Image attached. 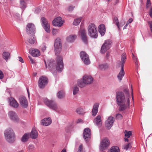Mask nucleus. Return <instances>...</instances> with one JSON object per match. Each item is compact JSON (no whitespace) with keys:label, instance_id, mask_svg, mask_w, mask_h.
I'll return each instance as SVG.
<instances>
[{"label":"nucleus","instance_id":"f257e3e1","mask_svg":"<svg viewBox=\"0 0 152 152\" xmlns=\"http://www.w3.org/2000/svg\"><path fill=\"white\" fill-rule=\"evenodd\" d=\"M61 40L59 38H57L54 43V50L55 54L57 57L56 58V64L53 61L50 60L48 65L50 70L52 71L53 69H56L58 72H61L64 68V64L62 57L58 56L61 49Z\"/></svg>","mask_w":152,"mask_h":152},{"label":"nucleus","instance_id":"f03ea898","mask_svg":"<svg viewBox=\"0 0 152 152\" xmlns=\"http://www.w3.org/2000/svg\"><path fill=\"white\" fill-rule=\"evenodd\" d=\"M116 99L117 104L119 106V111H122L129 107L130 101L129 95L125 98L123 92H119L116 94Z\"/></svg>","mask_w":152,"mask_h":152},{"label":"nucleus","instance_id":"7ed1b4c3","mask_svg":"<svg viewBox=\"0 0 152 152\" xmlns=\"http://www.w3.org/2000/svg\"><path fill=\"white\" fill-rule=\"evenodd\" d=\"M6 140L10 143H13L15 141V133L13 130L10 128L6 129L4 132Z\"/></svg>","mask_w":152,"mask_h":152},{"label":"nucleus","instance_id":"20e7f679","mask_svg":"<svg viewBox=\"0 0 152 152\" xmlns=\"http://www.w3.org/2000/svg\"><path fill=\"white\" fill-rule=\"evenodd\" d=\"M88 34L91 37L96 38L98 36L97 27L94 23H91L88 28Z\"/></svg>","mask_w":152,"mask_h":152},{"label":"nucleus","instance_id":"39448f33","mask_svg":"<svg viewBox=\"0 0 152 152\" xmlns=\"http://www.w3.org/2000/svg\"><path fill=\"white\" fill-rule=\"evenodd\" d=\"M110 143L109 138L104 137L102 139L99 146L100 151H103L107 149L110 145Z\"/></svg>","mask_w":152,"mask_h":152},{"label":"nucleus","instance_id":"423d86ee","mask_svg":"<svg viewBox=\"0 0 152 152\" xmlns=\"http://www.w3.org/2000/svg\"><path fill=\"white\" fill-rule=\"evenodd\" d=\"M80 56L84 63L88 65L90 64V61L88 56L84 51H81L80 53Z\"/></svg>","mask_w":152,"mask_h":152},{"label":"nucleus","instance_id":"0eeeda50","mask_svg":"<svg viewBox=\"0 0 152 152\" xmlns=\"http://www.w3.org/2000/svg\"><path fill=\"white\" fill-rule=\"evenodd\" d=\"M41 22L42 26L45 31L47 33H50V24L47 20L44 17H42L41 18Z\"/></svg>","mask_w":152,"mask_h":152},{"label":"nucleus","instance_id":"6e6552de","mask_svg":"<svg viewBox=\"0 0 152 152\" xmlns=\"http://www.w3.org/2000/svg\"><path fill=\"white\" fill-rule=\"evenodd\" d=\"M48 83V78L45 76H42L39 78V86L41 88H43Z\"/></svg>","mask_w":152,"mask_h":152},{"label":"nucleus","instance_id":"1a4fd4ad","mask_svg":"<svg viewBox=\"0 0 152 152\" xmlns=\"http://www.w3.org/2000/svg\"><path fill=\"white\" fill-rule=\"evenodd\" d=\"M44 101L45 104L49 108L54 110H56L57 109V104L54 102L52 101H49L47 98L44 99Z\"/></svg>","mask_w":152,"mask_h":152},{"label":"nucleus","instance_id":"9d476101","mask_svg":"<svg viewBox=\"0 0 152 152\" xmlns=\"http://www.w3.org/2000/svg\"><path fill=\"white\" fill-rule=\"evenodd\" d=\"M111 42V41L109 40H107L105 42L102 46L101 50V53H104L106 52L107 50L110 48Z\"/></svg>","mask_w":152,"mask_h":152},{"label":"nucleus","instance_id":"9b49d317","mask_svg":"<svg viewBox=\"0 0 152 152\" xmlns=\"http://www.w3.org/2000/svg\"><path fill=\"white\" fill-rule=\"evenodd\" d=\"M26 31L28 34L34 33L35 31V27L32 23H28L26 27Z\"/></svg>","mask_w":152,"mask_h":152},{"label":"nucleus","instance_id":"f8f14e48","mask_svg":"<svg viewBox=\"0 0 152 152\" xmlns=\"http://www.w3.org/2000/svg\"><path fill=\"white\" fill-rule=\"evenodd\" d=\"M114 118L110 116L105 122V125L107 128L109 129L113 126L114 122Z\"/></svg>","mask_w":152,"mask_h":152},{"label":"nucleus","instance_id":"ddd939ff","mask_svg":"<svg viewBox=\"0 0 152 152\" xmlns=\"http://www.w3.org/2000/svg\"><path fill=\"white\" fill-rule=\"evenodd\" d=\"M8 115L9 118L15 122H18L19 118L16 113L13 111H11L9 112Z\"/></svg>","mask_w":152,"mask_h":152},{"label":"nucleus","instance_id":"4468645a","mask_svg":"<svg viewBox=\"0 0 152 152\" xmlns=\"http://www.w3.org/2000/svg\"><path fill=\"white\" fill-rule=\"evenodd\" d=\"M63 22L61 17H59L56 18L53 20V23L54 26L59 27L62 26Z\"/></svg>","mask_w":152,"mask_h":152},{"label":"nucleus","instance_id":"2eb2a0df","mask_svg":"<svg viewBox=\"0 0 152 152\" xmlns=\"http://www.w3.org/2000/svg\"><path fill=\"white\" fill-rule=\"evenodd\" d=\"M8 102L10 105L15 108H18L19 106V104L14 98L10 97L8 98Z\"/></svg>","mask_w":152,"mask_h":152},{"label":"nucleus","instance_id":"dca6fc26","mask_svg":"<svg viewBox=\"0 0 152 152\" xmlns=\"http://www.w3.org/2000/svg\"><path fill=\"white\" fill-rule=\"evenodd\" d=\"M83 41L85 44H87V39L86 30L83 28H81L79 31Z\"/></svg>","mask_w":152,"mask_h":152},{"label":"nucleus","instance_id":"f3484780","mask_svg":"<svg viewBox=\"0 0 152 152\" xmlns=\"http://www.w3.org/2000/svg\"><path fill=\"white\" fill-rule=\"evenodd\" d=\"M20 105L23 107L26 108L28 106V102L26 98L24 96H21L19 98Z\"/></svg>","mask_w":152,"mask_h":152},{"label":"nucleus","instance_id":"a211bd4d","mask_svg":"<svg viewBox=\"0 0 152 152\" xmlns=\"http://www.w3.org/2000/svg\"><path fill=\"white\" fill-rule=\"evenodd\" d=\"M91 135L90 129L88 128H85L84 129L83 132V137L85 139L88 137H90Z\"/></svg>","mask_w":152,"mask_h":152},{"label":"nucleus","instance_id":"6ab92c4d","mask_svg":"<svg viewBox=\"0 0 152 152\" xmlns=\"http://www.w3.org/2000/svg\"><path fill=\"white\" fill-rule=\"evenodd\" d=\"M83 80L87 85L91 83L93 81V79L91 76L86 75L83 76Z\"/></svg>","mask_w":152,"mask_h":152},{"label":"nucleus","instance_id":"aec40b11","mask_svg":"<svg viewBox=\"0 0 152 152\" xmlns=\"http://www.w3.org/2000/svg\"><path fill=\"white\" fill-rule=\"evenodd\" d=\"M29 52L33 56L37 57L40 56V51L36 49H32L29 50Z\"/></svg>","mask_w":152,"mask_h":152},{"label":"nucleus","instance_id":"412c9836","mask_svg":"<svg viewBox=\"0 0 152 152\" xmlns=\"http://www.w3.org/2000/svg\"><path fill=\"white\" fill-rule=\"evenodd\" d=\"M52 120L50 118H44L41 121V124L45 126H48L51 124Z\"/></svg>","mask_w":152,"mask_h":152},{"label":"nucleus","instance_id":"4be33fe9","mask_svg":"<svg viewBox=\"0 0 152 152\" xmlns=\"http://www.w3.org/2000/svg\"><path fill=\"white\" fill-rule=\"evenodd\" d=\"M27 41L30 44L33 45L37 42L36 38L34 35H29L27 39Z\"/></svg>","mask_w":152,"mask_h":152},{"label":"nucleus","instance_id":"5701e85b","mask_svg":"<svg viewBox=\"0 0 152 152\" xmlns=\"http://www.w3.org/2000/svg\"><path fill=\"white\" fill-rule=\"evenodd\" d=\"M99 105V104L97 103L94 104L92 111V114L93 116H95L97 114Z\"/></svg>","mask_w":152,"mask_h":152},{"label":"nucleus","instance_id":"b1692460","mask_svg":"<svg viewBox=\"0 0 152 152\" xmlns=\"http://www.w3.org/2000/svg\"><path fill=\"white\" fill-rule=\"evenodd\" d=\"M98 31L99 33L102 36H104L105 33V26L103 24H101L99 26L98 28Z\"/></svg>","mask_w":152,"mask_h":152},{"label":"nucleus","instance_id":"393cba45","mask_svg":"<svg viewBox=\"0 0 152 152\" xmlns=\"http://www.w3.org/2000/svg\"><path fill=\"white\" fill-rule=\"evenodd\" d=\"M94 122L99 127L101 126L102 124L101 116L100 115L97 116L94 120Z\"/></svg>","mask_w":152,"mask_h":152},{"label":"nucleus","instance_id":"a878e982","mask_svg":"<svg viewBox=\"0 0 152 152\" xmlns=\"http://www.w3.org/2000/svg\"><path fill=\"white\" fill-rule=\"evenodd\" d=\"M2 57L6 62H7L8 60L10 58V54L8 52L4 51L2 53Z\"/></svg>","mask_w":152,"mask_h":152},{"label":"nucleus","instance_id":"bb28decb","mask_svg":"<svg viewBox=\"0 0 152 152\" xmlns=\"http://www.w3.org/2000/svg\"><path fill=\"white\" fill-rule=\"evenodd\" d=\"M77 38L75 35H70L66 38V41L69 42H72L74 41Z\"/></svg>","mask_w":152,"mask_h":152},{"label":"nucleus","instance_id":"cd10ccee","mask_svg":"<svg viewBox=\"0 0 152 152\" xmlns=\"http://www.w3.org/2000/svg\"><path fill=\"white\" fill-rule=\"evenodd\" d=\"M125 74V72L124 70V67H121V70L117 75V77L118 80L121 81L122 79V78L124 76Z\"/></svg>","mask_w":152,"mask_h":152},{"label":"nucleus","instance_id":"c85d7f7f","mask_svg":"<svg viewBox=\"0 0 152 152\" xmlns=\"http://www.w3.org/2000/svg\"><path fill=\"white\" fill-rule=\"evenodd\" d=\"M38 136V132L35 129H32L30 134V136L31 138L33 139L37 138Z\"/></svg>","mask_w":152,"mask_h":152},{"label":"nucleus","instance_id":"c756f323","mask_svg":"<svg viewBox=\"0 0 152 152\" xmlns=\"http://www.w3.org/2000/svg\"><path fill=\"white\" fill-rule=\"evenodd\" d=\"M126 59V54L125 53H123L121 57V66L124 67V64L125 63Z\"/></svg>","mask_w":152,"mask_h":152},{"label":"nucleus","instance_id":"7c9ffc66","mask_svg":"<svg viewBox=\"0 0 152 152\" xmlns=\"http://www.w3.org/2000/svg\"><path fill=\"white\" fill-rule=\"evenodd\" d=\"M29 0H20V6L21 8L25 9L26 7L27 2Z\"/></svg>","mask_w":152,"mask_h":152},{"label":"nucleus","instance_id":"2f4dec72","mask_svg":"<svg viewBox=\"0 0 152 152\" xmlns=\"http://www.w3.org/2000/svg\"><path fill=\"white\" fill-rule=\"evenodd\" d=\"M77 84L80 87L83 88L85 87L86 85V83L85 81L82 79H80L78 80L77 81Z\"/></svg>","mask_w":152,"mask_h":152},{"label":"nucleus","instance_id":"473e14b6","mask_svg":"<svg viewBox=\"0 0 152 152\" xmlns=\"http://www.w3.org/2000/svg\"><path fill=\"white\" fill-rule=\"evenodd\" d=\"M109 152H120V151L118 146H113L110 148L109 151Z\"/></svg>","mask_w":152,"mask_h":152},{"label":"nucleus","instance_id":"72a5a7b5","mask_svg":"<svg viewBox=\"0 0 152 152\" xmlns=\"http://www.w3.org/2000/svg\"><path fill=\"white\" fill-rule=\"evenodd\" d=\"M35 149V147L33 144L29 145L27 148V151L28 152H33Z\"/></svg>","mask_w":152,"mask_h":152},{"label":"nucleus","instance_id":"f704fd0d","mask_svg":"<svg viewBox=\"0 0 152 152\" xmlns=\"http://www.w3.org/2000/svg\"><path fill=\"white\" fill-rule=\"evenodd\" d=\"M29 137V134H25L22 137L21 139V141L23 142H25L27 141Z\"/></svg>","mask_w":152,"mask_h":152},{"label":"nucleus","instance_id":"c9c22d12","mask_svg":"<svg viewBox=\"0 0 152 152\" xmlns=\"http://www.w3.org/2000/svg\"><path fill=\"white\" fill-rule=\"evenodd\" d=\"M65 96L64 92L63 91H59L57 94V97L60 99L64 98Z\"/></svg>","mask_w":152,"mask_h":152},{"label":"nucleus","instance_id":"e433bc0d","mask_svg":"<svg viewBox=\"0 0 152 152\" xmlns=\"http://www.w3.org/2000/svg\"><path fill=\"white\" fill-rule=\"evenodd\" d=\"M99 67L100 69H103L107 68L109 66L107 64H101L99 65Z\"/></svg>","mask_w":152,"mask_h":152},{"label":"nucleus","instance_id":"4c0bfd02","mask_svg":"<svg viewBox=\"0 0 152 152\" xmlns=\"http://www.w3.org/2000/svg\"><path fill=\"white\" fill-rule=\"evenodd\" d=\"M75 7V6L72 4H70L67 7L66 9L67 11L71 12L74 10Z\"/></svg>","mask_w":152,"mask_h":152},{"label":"nucleus","instance_id":"58836bf2","mask_svg":"<svg viewBox=\"0 0 152 152\" xmlns=\"http://www.w3.org/2000/svg\"><path fill=\"white\" fill-rule=\"evenodd\" d=\"M81 18H77L75 19L73 22V24L75 26L78 25L81 22Z\"/></svg>","mask_w":152,"mask_h":152},{"label":"nucleus","instance_id":"ea45409f","mask_svg":"<svg viewBox=\"0 0 152 152\" xmlns=\"http://www.w3.org/2000/svg\"><path fill=\"white\" fill-rule=\"evenodd\" d=\"M114 23L116 25H117L118 28L119 30H120V26L119 24V22L118 18L117 17H115L114 18Z\"/></svg>","mask_w":152,"mask_h":152},{"label":"nucleus","instance_id":"a19ab883","mask_svg":"<svg viewBox=\"0 0 152 152\" xmlns=\"http://www.w3.org/2000/svg\"><path fill=\"white\" fill-rule=\"evenodd\" d=\"M79 90V88L77 86H75L73 88V94L75 95L78 92Z\"/></svg>","mask_w":152,"mask_h":152},{"label":"nucleus","instance_id":"79ce46f5","mask_svg":"<svg viewBox=\"0 0 152 152\" xmlns=\"http://www.w3.org/2000/svg\"><path fill=\"white\" fill-rule=\"evenodd\" d=\"M125 136V137H126L127 138L129 137L132 134V132L129 131L128 132L126 130L124 132Z\"/></svg>","mask_w":152,"mask_h":152},{"label":"nucleus","instance_id":"37998d69","mask_svg":"<svg viewBox=\"0 0 152 152\" xmlns=\"http://www.w3.org/2000/svg\"><path fill=\"white\" fill-rule=\"evenodd\" d=\"M131 143H129L127 144H125L124 146L123 147L124 149L127 150L129 148H131Z\"/></svg>","mask_w":152,"mask_h":152},{"label":"nucleus","instance_id":"c03bdc74","mask_svg":"<svg viewBox=\"0 0 152 152\" xmlns=\"http://www.w3.org/2000/svg\"><path fill=\"white\" fill-rule=\"evenodd\" d=\"M76 111L77 113L79 114H82L83 113V110L82 108H78Z\"/></svg>","mask_w":152,"mask_h":152},{"label":"nucleus","instance_id":"a18cd8bd","mask_svg":"<svg viewBox=\"0 0 152 152\" xmlns=\"http://www.w3.org/2000/svg\"><path fill=\"white\" fill-rule=\"evenodd\" d=\"M132 54V58L133 59V60H134V62H135V64L136 65L138 64V62H137V58L134 56V54L133 53Z\"/></svg>","mask_w":152,"mask_h":152},{"label":"nucleus","instance_id":"49530a36","mask_svg":"<svg viewBox=\"0 0 152 152\" xmlns=\"http://www.w3.org/2000/svg\"><path fill=\"white\" fill-rule=\"evenodd\" d=\"M52 32L53 35H56L58 32V30L57 29L53 28L52 30Z\"/></svg>","mask_w":152,"mask_h":152},{"label":"nucleus","instance_id":"de8ad7c7","mask_svg":"<svg viewBox=\"0 0 152 152\" xmlns=\"http://www.w3.org/2000/svg\"><path fill=\"white\" fill-rule=\"evenodd\" d=\"M151 4L150 0H147L146 6V7L147 8L149 7L150 6Z\"/></svg>","mask_w":152,"mask_h":152},{"label":"nucleus","instance_id":"09e8293b","mask_svg":"<svg viewBox=\"0 0 152 152\" xmlns=\"http://www.w3.org/2000/svg\"><path fill=\"white\" fill-rule=\"evenodd\" d=\"M124 92H125L126 95V96L128 95L129 97V90L128 89H124Z\"/></svg>","mask_w":152,"mask_h":152},{"label":"nucleus","instance_id":"8fccbe9b","mask_svg":"<svg viewBox=\"0 0 152 152\" xmlns=\"http://www.w3.org/2000/svg\"><path fill=\"white\" fill-rule=\"evenodd\" d=\"M122 116L120 114H118L116 116V118L118 119H120L122 118Z\"/></svg>","mask_w":152,"mask_h":152},{"label":"nucleus","instance_id":"3c124183","mask_svg":"<svg viewBox=\"0 0 152 152\" xmlns=\"http://www.w3.org/2000/svg\"><path fill=\"white\" fill-rule=\"evenodd\" d=\"M148 23L150 26V28L152 32V21H149Z\"/></svg>","mask_w":152,"mask_h":152},{"label":"nucleus","instance_id":"603ef678","mask_svg":"<svg viewBox=\"0 0 152 152\" xmlns=\"http://www.w3.org/2000/svg\"><path fill=\"white\" fill-rule=\"evenodd\" d=\"M82 150V145H80L79 147L78 150V152H81Z\"/></svg>","mask_w":152,"mask_h":152},{"label":"nucleus","instance_id":"864d4df0","mask_svg":"<svg viewBox=\"0 0 152 152\" xmlns=\"http://www.w3.org/2000/svg\"><path fill=\"white\" fill-rule=\"evenodd\" d=\"M4 77V75L3 72L0 70V79H3Z\"/></svg>","mask_w":152,"mask_h":152},{"label":"nucleus","instance_id":"5fc2aeb1","mask_svg":"<svg viewBox=\"0 0 152 152\" xmlns=\"http://www.w3.org/2000/svg\"><path fill=\"white\" fill-rule=\"evenodd\" d=\"M28 57L29 58L30 61H31V63L32 64H34V63H35L34 61L32 58L31 57L29 56H28Z\"/></svg>","mask_w":152,"mask_h":152},{"label":"nucleus","instance_id":"6e6d98bb","mask_svg":"<svg viewBox=\"0 0 152 152\" xmlns=\"http://www.w3.org/2000/svg\"><path fill=\"white\" fill-rule=\"evenodd\" d=\"M149 13L150 16L152 18V7L150 10Z\"/></svg>","mask_w":152,"mask_h":152},{"label":"nucleus","instance_id":"4d7b16f0","mask_svg":"<svg viewBox=\"0 0 152 152\" xmlns=\"http://www.w3.org/2000/svg\"><path fill=\"white\" fill-rule=\"evenodd\" d=\"M77 123H83V121L81 119H78L77 121Z\"/></svg>","mask_w":152,"mask_h":152},{"label":"nucleus","instance_id":"13d9d810","mask_svg":"<svg viewBox=\"0 0 152 152\" xmlns=\"http://www.w3.org/2000/svg\"><path fill=\"white\" fill-rule=\"evenodd\" d=\"M46 47L45 45H43L41 49L42 51H44L46 49Z\"/></svg>","mask_w":152,"mask_h":152},{"label":"nucleus","instance_id":"bf43d9fd","mask_svg":"<svg viewBox=\"0 0 152 152\" xmlns=\"http://www.w3.org/2000/svg\"><path fill=\"white\" fill-rule=\"evenodd\" d=\"M19 60L22 63H24V61L23 58L20 56L18 57Z\"/></svg>","mask_w":152,"mask_h":152},{"label":"nucleus","instance_id":"052dcab7","mask_svg":"<svg viewBox=\"0 0 152 152\" xmlns=\"http://www.w3.org/2000/svg\"><path fill=\"white\" fill-rule=\"evenodd\" d=\"M133 20L132 18H130L129 19L128 21H127V22H128V23H132V21H133Z\"/></svg>","mask_w":152,"mask_h":152},{"label":"nucleus","instance_id":"680f3d73","mask_svg":"<svg viewBox=\"0 0 152 152\" xmlns=\"http://www.w3.org/2000/svg\"><path fill=\"white\" fill-rule=\"evenodd\" d=\"M125 22L124 21H122L120 23V24L121 25V26H123L125 23Z\"/></svg>","mask_w":152,"mask_h":152},{"label":"nucleus","instance_id":"e2e57ef3","mask_svg":"<svg viewBox=\"0 0 152 152\" xmlns=\"http://www.w3.org/2000/svg\"><path fill=\"white\" fill-rule=\"evenodd\" d=\"M66 150L65 148H64L62 151H61V152H66Z\"/></svg>","mask_w":152,"mask_h":152},{"label":"nucleus","instance_id":"0e129e2a","mask_svg":"<svg viewBox=\"0 0 152 152\" xmlns=\"http://www.w3.org/2000/svg\"><path fill=\"white\" fill-rule=\"evenodd\" d=\"M125 142H128L129 141L128 139L127 138H124Z\"/></svg>","mask_w":152,"mask_h":152},{"label":"nucleus","instance_id":"69168bd1","mask_svg":"<svg viewBox=\"0 0 152 152\" xmlns=\"http://www.w3.org/2000/svg\"><path fill=\"white\" fill-rule=\"evenodd\" d=\"M27 91H28V97H29L30 94H29V92L28 89H27Z\"/></svg>","mask_w":152,"mask_h":152},{"label":"nucleus","instance_id":"338daca9","mask_svg":"<svg viewBox=\"0 0 152 152\" xmlns=\"http://www.w3.org/2000/svg\"><path fill=\"white\" fill-rule=\"evenodd\" d=\"M18 152H24V151L23 150H22L18 151Z\"/></svg>","mask_w":152,"mask_h":152},{"label":"nucleus","instance_id":"774afa93","mask_svg":"<svg viewBox=\"0 0 152 152\" xmlns=\"http://www.w3.org/2000/svg\"><path fill=\"white\" fill-rule=\"evenodd\" d=\"M129 24V23H128V22H127L126 25V26H128V25Z\"/></svg>","mask_w":152,"mask_h":152}]
</instances>
